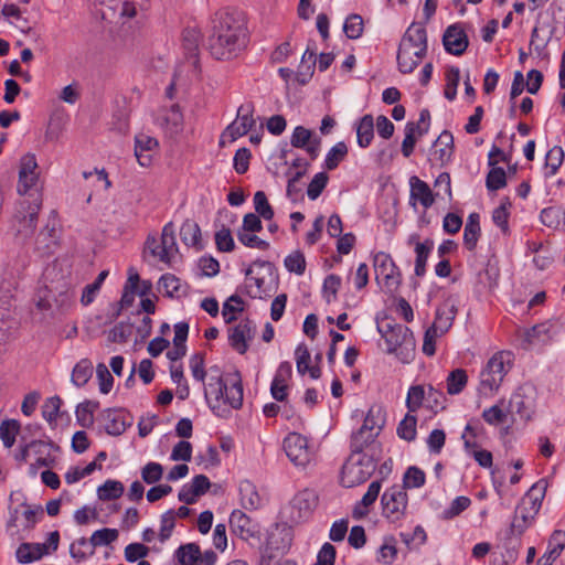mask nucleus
<instances>
[{
    "label": "nucleus",
    "instance_id": "obj_57",
    "mask_svg": "<svg viewBox=\"0 0 565 565\" xmlns=\"http://www.w3.org/2000/svg\"><path fill=\"white\" fill-rule=\"evenodd\" d=\"M132 326L127 322L117 323L108 333V340L116 343H122L131 335Z\"/></svg>",
    "mask_w": 565,
    "mask_h": 565
},
{
    "label": "nucleus",
    "instance_id": "obj_58",
    "mask_svg": "<svg viewBox=\"0 0 565 565\" xmlns=\"http://www.w3.org/2000/svg\"><path fill=\"white\" fill-rule=\"evenodd\" d=\"M532 519L533 515L523 513V511L520 508H518L516 515L514 516L511 523V534H516L520 537L530 525Z\"/></svg>",
    "mask_w": 565,
    "mask_h": 565
},
{
    "label": "nucleus",
    "instance_id": "obj_16",
    "mask_svg": "<svg viewBox=\"0 0 565 565\" xmlns=\"http://www.w3.org/2000/svg\"><path fill=\"white\" fill-rule=\"evenodd\" d=\"M154 122L166 135L170 137L178 135L183 127V115L179 105L161 107L156 114Z\"/></svg>",
    "mask_w": 565,
    "mask_h": 565
},
{
    "label": "nucleus",
    "instance_id": "obj_63",
    "mask_svg": "<svg viewBox=\"0 0 565 565\" xmlns=\"http://www.w3.org/2000/svg\"><path fill=\"white\" fill-rule=\"evenodd\" d=\"M471 501L467 497H457L450 504L448 509L443 512L444 519L449 520L457 515H459L462 511H465Z\"/></svg>",
    "mask_w": 565,
    "mask_h": 565
},
{
    "label": "nucleus",
    "instance_id": "obj_22",
    "mask_svg": "<svg viewBox=\"0 0 565 565\" xmlns=\"http://www.w3.org/2000/svg\"><path fill=\"white\" fill-rule=\"evenodd\" d=\"M456 315V303L452 300L447 299L437 307L435 320L429 328L444 335L451 328Z\"/></svg>",
    "mask_w": 565,
    "mask_h": 565
},
{
    "label": "nucleus",
    "instance_id": "obj_24",
    "mask_svg": "<svg viewBox=\"0 0 565 565\" xmlns=\"http://www.w3.org/2000/svg\"><path fill=\"white\" fill-rule=\"evenodd\" d=\"M177 253L178 245L174 235V225L172 222H169L162 228L158 258L166 264H170Z\"/></svg>",
    "mask_w": 565,
    "mask_h": 565
},
{
    "label": "nucleus",
    "instance_id": "obj_21",
    "mask_svg": "<svg viewBox=\"0 0 565 565\" xmlns=\"http://www.w3.org/2000/svg\"><path fill=\"white\" fill-rule=\"evenodd\" d=\"M105 430L108 435L119 436L131 425L129 415L124 409H106L102 413Z\"/></svg>",
    "mask_w": 565,
    "mask_h": 565
},
{
    "label": "nucleus",
    "instance_id": "obj_28",
    "mask_svg": "<svg viewBox=\"0 0 565 565\" xmlns=\"http://www.w3.org/2000/svg\"><path fill=\"white\" fill-rule=\"evenodd\" d=\"M15 554L19 563L28 564L39 561L43 555L47 554V547L45 544L40 543H22Z\"/></svg>",
    "mask_w": 565,
    "mask_h": 565
},
{
    "label": "nucleus",
    "instance_id": "obj_11",
    "mask_svg": "<svg viewBox=\"0 0 565 565\" xmlns=\"http://www.w3.org/2000/svg\"><path fill=\"white\" fill-rule=\"evenodd\" d=\"M42 206V200L29 201L22 199L18 203V207L13 217V227L18 235L28 237L33 234L36 226L38 214Z\"/></svg>",
    "mask_w": 565,
    "mask_h": 565
},
{
    "label": "nucleus",
    "instance_id": "obj_29",
    "mask_svg": "<svg viewBox=\"0 0 565 565\" xmlns=\"http://www.w3.org/2000/svg\"><path fill=\"white\" fill-rule=\"evenodd\" d=\"M411 198L418 200L424 207H429L434 203V195L429 185L420 180L418 177L413 175L409 179Z\"/></svg>",
    "mask_w": 565,
    "mask_h": 565
},
{
    "label": "nucleus",
    "instance_id": "obj_17",
    "mask_svg": "<svg viewBox=\"0 0 565 565\" xmlns=\"http://www.w3.org/2000/svg\"><path fill=\"white\" fill-rule=\"evenodd\" d=\"M443 44L449 54L462 55L469 45V40L462 25L459 23L449 25L443 35Z\"/></svg>",
    "mask_w": 565,
    "mask_h": 565
},
{
    "label": "nucleus",
    "instance_id": "obj_40",
    "mask_svg": "<svg viewBox=\"0 0 565 565\" xmlns=\"http://www.w3.org/2000/svg\"><path fill=\"white\" fill-rule=\"evenodd\" d=\"M180 236L181 241L186 246H198L200 243L201 230L195 222L186 220L180 228Z\"/></svg>",
    "mask_w": 565,
    "mask_h": 565
},
{
    "label": "nucleus",
    "instance_id": "obj_10",
    "mask_svg": "<svg viewBox=\"0 0 565 565\" xmlns=\"http://www.w3.org/2000/svg\"><path fill=\"white\" fill-rule=\"evenodd\" d=\"M318 503L319 495L316 490L306 488L298 491L287 507L289 521L300 523L308 520L318 507Z\"/></svg>",
    "mask_w": 565,
    "mask_h": 565
},
{
    "label": "nucleus",
    "instance_id": "obj_34",
    "mask_svg": "<svg viewBox=\"0 0 565 565\" xmlns=\"http://www.w3.org/2000/svg\"><path fill=\"white\" fill-rule=\"evenodd\" d=\"M177 558L181 565H199L201 558L200 546L195 543L181 545L175 552Z\"/></svg>",
    "mask_w": 565,
    "mask_h": 565
},
{
    "label": "nucleus",
    "instance_id": "obj_59",
    "mask_svg": "<svg viewBox=\"0 0 565 565\" xmlns=\"http://www.w3.org/2000/svg\"><path fill=\"white\" fill-rule=\"evenodd\" d=\"M237 238L244 246L249 248H258L260 250L269 248V243L259 238L254 233L237 232Z\"/></svg>",
    "mask_w": 565,
    "mask_h": 565
},
{
    "label": "nucleus",
    "instance_id": "obj_25",
    "mask_svg": "<svg viewBox=\"0 0 565 565\" xmlns=\"http://www.w3.org/2000/svg\"><path fill=\"white\" fill-rule=\"evenodd\" d=\"M232 532L244 541H248L256 533L255 525L249 516L241 510H234L230 516Z\"/></svg>",
    "mask_w": 565,
    "mask_h": 565
},
{
    "label": "nucleus",
    "instance_id": "obj_30",
    "mask_svg": "<svg viewBox=\"0 0 565 565\" xmlns=\"http://www.w3.org/2000/svg\"><path fill=\"white\" fill-rule=\"evenodd\" d=\"M241 504L246 510H256L260 507L262 499L255 484L248 480H243L238 487Z\"/></svg>",
    "mask_w": 565,
    "mask_h": 565
},
{
    "label": "nucleus",
    "instance_id": "obj_42",
    "mask_svg": "<svg viewBox=\"0 0 565 565\" xmlns=\"http://www.w3.org/2000/svg\"><path fill=\"white\" fill-rule=\"evenodd\" d=\"M468 376L465 370L456 369L447 376V392L450 395L459 394L467 385Z\"/></svg>",
    "mask_w": 565,
    "mask_h": 565
},
{
    "label": "nucleus",
    "instance_id": "obj_3",
    "mask_svg": "<svg viewBox=\"0 0 565 565\" xmlns=\"http://www.w3.org/2000/svg\"><path fill=\"white\" fill-rule=\"evenodd\" d=\"M377 330L386 344V353L394 354L402 363L413 361L416 341L411 329L391 317L377 320Z\"/></svg>",
    "mask_w": 565,
    "mask_h": 565
},
{
    "label": "nucleus",
    "instance_id": "obj_2",
    "mask_svg": "<svg viewBox=\"0 0 565 565\" xmlns=\"http://www.w3.org/2000/svg\"><path fill=\"white\" fill-rule=\"evenodd\" d=\"M204 396L210 408L218 416H223L225 412L222 405L239 409L244 397L239 372L223 374L217 366L210 367L207 382L204 385Z\"/></svg>",
    "mask_w": 565,
    "mask_h": 565
},
{
    "label": "nucleus",
    "instance_id": "obj_54",
    "mask_svg": "<svg viewBox=\"0 0 565 565\" xmlns=\"http://www.w3.org/2000/svg\"><path fill=\"white\" fill-rule=\"evenodd\" d=\"M175 526L174 510H168L161 515V526L159 532V540L166 542L170 539L172 531Z\"/></svg>",
    "mask_w": 565,
    "mask_h": 565
},
{
    "label": "nucleus",
    "instance_id": "obj_6",
    "mask_svg": "<svg viewBox=\"0 0 565 565\" xmlns=\"http://www.w3.org/2000/svg\"><path fill=\"white\" fill-rule=\"evenodd\" d=\"M282 449L297 468L306 469L316 460L313 447L309 445L307 437L299 433H289L282 441Z\"/></svg>",
    "mask_w": 565,
    "mask_h": 565
},
{
    "label": "nucleus",
    "instance_id": "obj_13",
    "mask_svg": "<svg viewBox=\"0 0 565 565\" xmlns=\"http://www.w3.org/2000/svg\"><path fill=\"white\" fill-rule=\"evenodd\" d=\"M408 497L403 487L393 486L382 495L383 514L391 522L399 521L407 508Z\"/></svg>",
    "mask_w": 565,
    "mask_h": 565
},
{
    "label": "nucleus",
    "instance_id": "obj_26",
    "mask_svg": "<svg viewBox=\"0 0 565 565\" xmlns=\"http://www.w3.org/2000/svg\"><path fill=\"white\" fill-rule=\"evenodd\" d=\"M454 150V138L452 135L445 130L443 131L434 143V151L431 153L433 159L439 162L441 166L447 163Z\"/></svg>",
    "mask_w": 565,
    "mask_h": 565
},
{
    "label": "nucleus",
    "instance_id": "obj_43",
    "mask_svg": "<svg viewBox=\"0 0 565 565\" xmlns=\"http://www.w3.org/2000/svg\"><path fill=\"white\" fill-rule=\"evenodd\" d=\"M460 81V71L457 66H450L446 71V86L444 95L448 100H454L457 96V88Z\"/></svg>",
    "mask_w": 565,
    "mask_h": 565
},
{
    "label": "nucleus",
    "instance_id": "obj_50",
    "mask_svg": "<svg viewBox=\"0 0 565 565\" xmlns=\"http://www.w3.org/2000/svg\"><path fill=\"white\" fill-rule=\"evenodd\" d=\"M108 276L107 270H103L98 274L97 278L93 284L87 285L82 294L81 301L83 305H89L95 299L97 291L100 289L102 284Z\"/></svg>",
    "mask_w": 565,
    "mask_h": 565
},
{
    "label": "nucleus",
    "instance_id": "obj_31",
    "mask_svg": "<svg viewBox=\"0 0 565 565\" xmlns=\"http://www.w3.org/2000/svg\"><path fill=\"white\" fill-rule=\"evenodd\" d=\"M296 365L299 374L303 375L309 372L312 379H319L321 375L320 369L317 366H309L310 352L306 344H299L295 350Z\"/></svg>",
    "mask_w": 565,
    "mask_h": 565
},
{
    "label": "nucleus",
    "instance_id": "obj_53",
    "mask_svg": "<svg viewBox=\"0 0 565 565\" xmlns=\"http://www.w3.org/2000/svg\"><path fill=\"white\" fill-rule=\"evenodd\" d=\"M425 396L426 392L423 386H411L406 398V406L409 413L416 412L422 406Z\"/></svg>",
    "mask_w": 565,
    "mask_h": 565
},
{
    "label": "nucleus",
    "instance_id": "obj_27",
    "mask_svg": "<svg viewBox=\"0 0 565 565\" xmlns=\"http://www.w3.org/2000/svg\"><path fill=\"white\" fill-rule=\"evenodd\" d=\"M57 244V231L56 225L47 224L38 235L35 241V249L40 255H50L54 252V247Z\"/></svg>",
    "mask_w": 565,
    "mask_h": 565
},
{
    "label": "nucleus",
    "instance_id": "obj_48",
    "mask_svg": "<svg viewBox=\"0 0 565 565\" xmlns=\"http://www.w3.org/2000/svg\"><path fill=\"white\" fill-rule=\"evenodd\" d=\"M254 207L259 217L270 221L274 217V210L269 204L265 192L257 191L254 194Z\"/></svg>",
    "mask_w": 565,
    "mask_h": 565
},
{
    "label": "nucleus",
    "instance_id": "obj_49",
    "mask_svg": "<svg viewBox=\"0 0 565 565\" xmlns=\"http://www.w3.org/2000/svg\"><path fill=\"white\" fill-rule=\"evenodd\" d=\"M61 405L62 399L58 396H52L44 402L42 406V415L50 425L55 424L56 418L60 415Z\"/></svg>",
    "mask_w": 565,
    "mask_h": 565
},
{
    "label": "nucleus",
    "instance_id": "obj_62",
    "mask_svg": "<svg viewBox=\"0 0 565 565\" xmlns=\"http://www.w3.org/2000/svg\"><path fill=\"white\" fill-rule=\"evenodd\" d=\"M327 182H328V177L326 173H323V172L317 173L308 185V189H307L308 198L310 200L318 199L319 195L321 194V192L323 191V189L326 188Z\"/></svg>",
    "mask_w": 565,
    "mask_h": 565
},
{
    "label": "nucleus",
    "instance_id": "obj_14",
    "mask_svg": "<svg viewBox=\"0 0 565 565\" xmlns=\"http://www.w3.org/2000/svg\"><path fill=\"white\" fill-rule=\"evenodd\" d=\"M563 330V324L557 319L537 323L523 332L522 345L527 349L533 344H546L553 341Z\"/></svg>",
    "mask_w": 565,
    "mask_h": 565
},
{
    "label": "nucleus",
    "instance_id": "obj_35",
    "mask_svg": "<svg viewBox=\"0 0 565 565\" xmlns=\"http://www.w3.org/2000/svg\"><path fill=\"white\" fill-rule=\"evenodd\" d=\"M358 143L360 147H367L374 137V121L371 115H365L359 122L356 129Z\"/></svg>",
    "mask_w": 565,
    "mask_h": 565
},
{
    "label": "nucleus",
    "instance_id": "obj_45",
    "mask_svg": "<svg viewBox=\"0 0 565 565\" xmlns=\"http://www.w3.org/2000/svg\"><path fill=\"white\" fill-rule=\"evenodd\" d=\"M243 311V300L239 296H231L223 305L222 316L226 323L236 320V313Z\"/></svg>",
    "mask_w": 565,
    "mask_h": 565
},
{
    "label": "nucleus",
    "instance_id": "obj_61",
    "mask_svg": "<svg viewBox=\"0 0 565 565\" xmlns=\"http://www.w3.org/2000/svg\"><path fill=\"white\" fill-rule=\"evenodd\" d=\"M425 483V473L417 467H409L404 475L405 488H419Z\"/></svg>",
    "mask_w": 565,
    "mask_h": 565
},
{
    "label": "nucleus",
    "instance_id": "obj_32",
    "mask_svg": "<svg viewBox=\"0 0 565 565\" xmlns=\"http://www.w3.org/2000/svg\"><path fill=\"white\" fill-rule=\"evenodd\" d=\"M434 248V242L431 239H426L425 242H416L415 244V275L418 277H423L426 273V262L427 258Z\"/></svg>",
    "mask_w": 565,
    "mask_h": 565
},
{
    "label": "nucleus",
    "instance_id": "obj_60",
    "mask_svg": "<svg viewBox=\"0 0 565 565\" xmlns=\"http://www.w3.org/2000/svg\"><path fill=\"white\" fill-rule=\"evenodd\" d=\"M285 266L289 271L296 273L297 275H302L306 270V260L303 254L300 252H295L288 255L285 258Z\"/></svg>",
    "mask_w": 565,
    "mask_h": 565
},
{
    "label": "nucleus",
    "instance_id": "obj_51",
    "mask_svg": "<svg viewBox=\"0 0 565 565\" xmlns=\"http://www.w3.org/2000/svg\"><path fill=\"white\" fill-rule=\"evenodd\" d=\"M200 34L195 29H186L183 32L182 43L186 54L191 57L198 56Z\"/></svg>",
    "mask_w": 565,
    "mask_h": 565
},
{
    "label": "nucleus",
    "instance_id": "obj_8",
    "mask_svg": "<svg viewBox=\"0 0 565 565\" xmlns=\"http://www.w3.org/2000/svg\"><path fill=\"white\" fill-rule=\"evenodd\" d=\"M386 423V411L382 404H373L363 420V425L355 433V444H377L376 437L382 431Z\"/></svg>",
    "mask_w": 565,
    "mask_h": 565
},
{
    "label": "nucleus",
    "instance_id": "obj_7",
    "mask_svg": "<svg viewBox=\"0 0 565 565\" xmlns=\"http://www.w3.org/2000/svg\"><path fill=\"white\" fill-rule=\"evenodd\" d=\"M118 539L116 529H102L95 531L90 539L81 537L71 544L70 553L77 562L85 561L95 553V548L102 545H109Z\"/></svg>",
    "mask_w": 565,
    "mask_h": 565
},
{
    "label": "nucleus",
    "instance_id": "obj_5",
    "mask_svg": "<svg viewBox=\"0 0 565 565\" xmlns=\"http://www.w3.org/2000/svg\"><path fill=\"white\" fill-rule=\"evenodd\" d=\"M18 193L29 201L42 200L40 168L33 153H26L20 159Z\"/></svg>",
    "mask_w": 565,
    "mask_h": 565
},
{
    "label": "nucleus",
    "instance_id": "obj_9",
    "mask_svg": "<svg viewBox=\"0 0 565 565\" xmlns=\"http://www.w3.org/2000/svg\"><path fill=\"white\" fill-rule=\"evenodd\" d=\"M508 353L494 354L480 373V391L483 394L495 392L501 385L508 370L505 367Z\"/></svg>",
    "mask_w": 565,
    "mask_h": 565
},
{
    "label": "nucleus",
    "instance_id": "obj_41",
    "mask_svg": "<svg viewBox=\"0 0 565 565\" xmlns=\"http://www.w3.org/2000/svg\"><path fill=\"white\" fill-rule=\"evenodd\" d=\"M19 429L20 424L15 419H6L0 424V439L4 447L11 448L14 445Z\"/></svg>",
    "mask_w": 565,
    "mask_h": 565
},
{
    "label": "nucleus",
    "instance_id": "obj_1",
    "mask_svg": "<svg viewBox=\"0 0 565 565\" xmlns=\"http://www.w3.org/2000/svg\"><path fill=\"white\" fill-rule=\"evenodd\" d=\"M247 22L245 13L235 8L221 9L213 19L207 47L211 55L220 61L232 60L247 45Z\"/></svg>",
    "mask_w": 565,
    "mask_h": 565
},
{
    "label": "nucleus",
    "instance_id": "obj_15",
    "mask_svg": "<svg viewBox=\"0 0 565 565\" xmlns=\"http://www.w3.org/2000/svg\"><path fill=\"white\" fill-rule=\"evenodd\" d=\"M379 452V444L366 445L363 441L355 444V455H359V458L355 460V466L359 467V470L355 471L356 481L365 482L373 475Z\"/></svg>",
    "mask_w": 565,
    "mask_h": 565
},
{
    "label": "nucleus",
    "instance_id": "obj_18",
    "mask_svg": "<svg viewBox=\"0 0 565 565\" xmlns=\"http://www.w3.org/2000/svg\"><path fill=\"white\" fill-rule=\"evenodd\" d=\"M254 105L253 103H245L239 106L236 119L226 128V134L230 135L232 140L246 135L253 129L256 121L253 118Z\"/></svg>",
    "mask_w": 565,
    "mask_h": 565
},
{
    "label": "nucleus",
    "instance_id": "obj_36",
    "mask_svg": "<svg viewBox=\"0 0 565 565\" xmlns=\"http://www.w3.org/2000/svg\"><path fill=\"white\" fill-rule=\"evenodd\" d=\"M158 290L168 297H179L182 291V285L177 276L164 274L158 281Z\"/></svg>",
    "mask_w": 565,
    "mask_h": 565
},
{
    "label": "nucleus",
    "instance_id": "obj_37",
    "mask_svg": "<svg viewBox=\"0 0 565 565\" xmlns=\"http://www.w3.org/2000/svg\"><path fill=\"white\" fill-rule=\"evenodd\" d=\"M124 484L117 480H107L97 489L98 499L102 501H110L118 499L124 493Z\"/></svg>",
    "mask_w": 565,
    "mask_h": 565
},
{
    "label": "nucleus",
    "instance_id": "obj_20",
    "mask_svg": "<svg viewBox=\"0 0 565 565\" xmlns=\"http://www.w3.org/2000/svg\"><path fill=\"white\" fill-rule=\"evenodd\" d=\"M290 143L295 148L305 149L311 159H316L320 152L321 139L312 138V132L309 129L297 126L291 135Z\"/></svg>",
    "mask_w": 565,
    "mask_h": 565
},
{
    "label": "nucleus",
    "instance_id": "obj_19",
    "mask_svg": "<svg viewBox=\"0 0 565 565\" xmlns=\"http://www.w3.org/2000/svg\"><path fill=\"white\" fill-rule=\"evenodd\" d=\"M255 335V326L252 320L243 319L230 329L228 341L238 353L244 354L248 349V341Z\"/></svg>",
    "mask_w": 565,
    "mask_h": 565
},
{
    "label": "nucleus",
    "instance_id": "obj_56",
    "mask_svg": "<svg viewBox=\"0 0 565 565\" xmlns=\"http://www.w3.org/2000/svg\"><path fill=\"white\" fill-rule=\"evenodd\" d=\"M190 369L194 380L204 383L205 376H209L204 369V355L203 353H195L190 358Z\"/></svg>",
    "mask_w": 565,
    "mask_h": 565
},
{
    "label": "nucleus",
    "instance_id": "obj_38",
    "mask_svg": "<svg viewBox=\"0 0 565 565\" xmlns=\"http://www.w3.org/2000/svg\"><path fill=\"white\" fill-rule=\"evenodd\" d=\"M547 489V481L544 479L539 480L536 483H534L529 492L526 493V499L530 500L531 503V510L533 512V515L536 514L541 508L542 501L545 497V492Z\"/></svg>",
    "mask_w": 565,
    "mask_h": 565
},
{
    "label": "nucleus",
    "instance_id": "obj_44",
    "mask_svg": "<svg viewBox=\"0 0 565 565\" xmlns=\"http://www.w3.org/2000/svg\"><path fill=\"white\" fill-rule=\"evenodd\" d=\"M417 418L414 415L407 414L404 419L398 424L397 435L406 441H413L416 438Z\"/></svg>",
    "mask_w": 565,
    "mask_h": 565
},
{
    "label": "nucleus",
    "instance_id": "obj_39",
    "mask_svg": "<svg viewBox=\"0 0 565 565\" xmlns=\"http://www.w3.org/2000/svg\"><path fill=\"white\" fill-rule=\"evenodd\" d=\"M415 131L418 132L419 136L424 135L427 131V128H420L418 125L414 122H408L405 127V138L402 142V153L404 157L408 158L413 151L416 143Z\"/></svg>",
    "mask_w": 565,
    "mask_h": 565
},
{
    "label": "nucleus",
    "instance_id": "obj_12",
    "mask_svg": "<svg viewBox=\"0 0 565 565\" xmlns=\"http://www.w3.org/2000/svg\"><path fill=\"white\" fill-rule=\"evenodd\" d=\"M373 267L376 281L383 284L386 291L393 292L397 290L401 285V274L388 254L384 252L376 253L373 259Z\"/></svg>",
    "mask_w": 565,
    "mask_h": 565
},
{
    "label": "nucleus",
    "instance_id": "obj_64",
    "mask_svg": "<svg viewBox=\"0 0 565 565\" xmlns=\"http://www.w3.org/2000/svg\"><path fill=\"white\" fill-rule=\"evenodd\" d=\"M96 373L99 381V391L103 394L109 393L113 387L114 379L107 366L103 363H99L96 367Z\"/></svg>",
    "mask_w": 565,
    "mask_h": 565
},
{
    "label": "nucleus",
    "instance_id": "obj_47",
    "mask_svg": "<svg viewBox=\"0 0 565 565\" xmlns=\"http://www.w3.org/2000/svg\"><path fill=\"white\" fill-rule=\"evenodd\" d=\"M347 154H348L347 145L342 141L338 142L327 153L326 168L328 170L335 169Z\"/></svg>",
    "mask_w": 565,
    "mask_h": 565
},
{
    "label": "nucleus",
    "instance_id": "obj_55",
    "mask_svg": "<svg viewBox=\"0 0 565 565\" xmlns=\"http://www.w3.org/2000/svg\"><path fill=\"white\" fill-rule=\"evenodd\" d=\"M163 475V467L158 462H148L141 469V478L148 484H153L161 480Z\"/></svg>",
    "mask_w": 565,
    "mask_h": 565
},
{
    "label": "nucleus",
    "instance_id": "obj_4",
    "mask_svg": "<svg viewBox=\"0 0 565 565\" xmlns=\"http://www.w3.org/2000/svg\"><path fill=\"white\" fill-rule=\"evenodd\" d=\"M428 49L425 26L412 23L398 45L397 65L403 74L412 73L425 57Z\"/></svg>",
    "mask_w": 565,
    "mask_h": 565
},
{
    "label": "nucleus",
    "instance_id": "obj_33",
    "mask_svg": "<svg viewBox=\"0 0 565 565\" xmlns=\"http://www.w3.org/2000/svg\"><path fill=\"white\" fill-rule=\"evenodd\" d=\"M93 374V364L88 359H83L77 362L73 369L71 381L77 386H84Z\"/></svg>",
    "mask_w": 565,
    "mask_h": 565
},
{
    "label": "nucleus",
    "instance_id": "obj_52",
    "mask_svg": "<svg viewBox=\"0 0 565 565\" xmlns=\"http://www.w3.org/2000/svg\"><path fill=\"white\" fill-rule=\"evenodd\" d=\"M215 244L220 252H232L235 247V243L230 228L222 226L215 233Z\"/></svg>",
    "mask_w": 565,
    "mask_h": 565
},
{
    "label": "nucleus",
    "instance_id": "obj_23",
    "mask_svg": "<svg viewBox=\"0 0 565 565\" xmlns=\"http://www.w3.org/2000/svg\"><path fill=\"white\" fill-rule=\"evenodd\" d=\"M159 142L156 138L148 135H138L135 138V156L141 167H149L152 162Z\"/></svg>",
    "mask_w": 565,
    "mask_h": 565
},
{
    "label": "nucleus",
    "instance_id": "obj_46",
    "mask_svg": "<svg viewBox=\"0 0 565 565\" xmlns=\"http://www.w3.org/2000/svg\"><path fill=\"white\" fill-rule=\"evenodd\" d=\"M486 185L489 191H497L507 185V173L503 168L493 166L487 174Z\"/></svg>",
    "mask_w": 565,
    "mask_h": 565
}]
</instances>
